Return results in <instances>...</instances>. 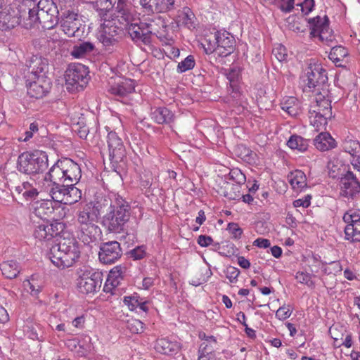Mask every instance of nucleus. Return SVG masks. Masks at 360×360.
Masks as SVG:
<instances>
[{
	"label": "nucleus",
	"mask_w": 360,
	"mask_h": 360,
	"mask_svg": "<svg viewBox=\"0 0 360 360\" xmlns=\"http://www.w3.org/2000/svg\"><path fill=\"white\" fill-rule=\"evenodd\" d=\"M103 214V225L110 232L121 233L126 230L129 221V203L115 193L98 195L94 203L85 204L79 211L77 221L79 224H94L99 215Z\"/></svg>",
	"instance_id": "1"
},
{
	"label": "nucleus",
	"mask_w": 360,
	"mask_h": 360,
	"mask_svg": "<svg viewBox=\"0 0 360 360\" xmlns=\"http://www.w3.org/2000/svg\"><path fill=\"white\" fill-rule=\"evenodd\" d=\"M79 255V245L74 238H60L49 251L51 262L62 269L72 266Z\"/></svg>",
	"instance_id": "2"
},
{
	"label": "nucleus",
	"mask_w": 360,
	"mask_h": 360,
	"mask_svg": "<svg viewBox=\"0 0 360 360\" xmlns=\"http://www.w3.org/2000/svg\"><path fill=\"white\" fill-rule=\"evenodd\" d=\"M47 167L48 156L45 152L41 150L25 152L18 158V170L23 174H38L45 170Z\"/></svg>",
	"instance_id": "3"
},
{
	"label": "nucleus",
	"mask_w": 360,
	"mask_h": 360,
	"mask_svg": "<svg viewBox=\"0 0 360 360\" xmlns=\"http://www.w3.org/2000/svg\"><path fill=\"white\" fill-rule=\"evenodd\" d=\"M207 47L205 48L206 53L217 51L221 56H227L233 52L236 41L232 35L226 31H217L213 36V40L206 39Z\"/></svg>",
	"instance_id": "4"
},
{
	"label": "nucleus",
	"mask_w": 360,
	"mask_h": 360,
	"mask_svg": "<svg viewBox=\"0 0 360 360\" xmlns=\"http://www.w3.org/2000/svg\"><path fill=\"white\" fill-rule=\"evenodd\" d=\"M305 88L309 91L328 94V76L326 70L321 65H310L307 70Z\"/></svg>",
	"instance_id": "5"
},
{
	"label": "nucleus",
	"mask_w": 360,
	"mask_h": 360,
	"mask_svg": "<svg viewBox=\"0 0 360 360\" xmlns=\"http://www.w3.org/2000/svg\"><path fill=\"white\" fill-rule=\"evenodd\" d=\"M156 25L158 23H155V20L148 19L146 22L131 23L127 29L133 41L148 45L151 42L152 34L159 32L155 27Z\"/></svg>",
	"instance_id": "6"
},
{
	"label": "nucleus",
	"mask_w": 360,
	"mask_h": 360,
	"mask_svg": "<svg viewBox=\"0 0 360 360\" xmlns=\"http://www.w3.org/2000/svg\"><path fill=\"white\" fill-rule=\"evenodd\" d=\"M311 26L310 35L312 37H319V39L328 46H333L335 36L329 28V20L326 15L322 18L320 16L309 18L308 20Z\"/></svg>",
	"instance_id": "7"
},
{
	"label": "nucleus",
	"mask_w": 360,
	"mask_h": 360,
	"mask_svg": "<svg viewBox=\"0 0 360 360\" xmlns=\"http://www.w3.org/2000/svg\"><path fill=\"white\" fill-rule=\"evenodd\" d=\"M39 23L44 29H51L58 23V11L53 0H40L37 6Z\"/></svg>",
	"instance_id": "8"
},
{
	"label": "nucleus",
	"mask_w": 360,
	"mask_h": 360,
	"mask_svg": "<svg viewBox=\"0 0 360 360\" xmlns=\"http://www.w3.org/2000/svg\"><path fill=\"white\" fill-rule=\"evenodd\" d=\"M87 76L88 72L84 65L82 64L71 65L65 71L66 84L79 91L82 89L88 83Z\"/></svg>",
	"instance_id": "9"
},
{
	"label": "nucleus",
	"mask_w": 360,
	"mask_h": 360,
	"mask_svg": "<svg viewBox=\"0 0 360 360\" xmlns=\"http://www.w3.org/2000/svg\"><path fill=\"white\" fill-rule=\"evenodd\" d=\"M102 283V273L99 271H85L77 281L78 290L83 294L95 292Z\"/></svg>",
	"instance_id": "10"
},
{
	"label": "nucleus",
	"mask_w": 360,
	"mask_h": 360,
	"mask_svg": "<svg viewBox=\"0 0 360 360\" xmlns=\"http://www.w3.org/2000/svg\"><path fill=\"white\" fill-rule=\"evenodd\" d=\"M27 84V94L32 98L39 99L45 96L51 87V79L45 75L37 77H29Z\"/></svg>",
	"instance_id": "11"
},
{
	"label": "nucleus",
	"mask_w": 360,
	"mask_h": 360,
	"mask_svg": "<svg viewBox=\"0 0 360 360\" xmlns=\"http://www.w3.org/2000/svg\"><path fill=\"white\" fill-rule=\"evenodd\" d=\"M124 28L115 18L104 19L101 24L100 39L105 46H110L117 41Z\"/></svg>",
	"instance_id": "12"
},
{
	"label": "nucleus",
	"mask_w": 360,
	"mask_h": 360,
	"mask_svg": "<svg viewBox=\"0 0 360 360\" xmlns=\"http://www.w3.org/2000/svg\"><path fill=\"white\" fill-rule=\"evenodd\" d=\"M122 255V250L120 243L112 240L101 245L98 258L103 264H110L115 262Z\"/></svg>",
	"instance_id": "13"
},
{
	"label": "nucleus",
	"mask_w": 360,
	"mask_h": 360,
	"mask_svg": "<svg viewBox=\"0 0 360 360\" xmlns=\"http://www.w3.org/2000/svg\"><path fill=\"white\" fill-rule=\"evenodd\" d=\"M109 160L115 162L122 160L125 155L123 142L115 131H110L107 136Z\"/></svg>",
	"instance_id": "14"
},
{
	"label": "nucleus",
	"mask_w": 360,
	"mask_h": 360,
	"mask_svg": "<svg viewBox=\"0 0 360 360\" xmlns=\"http://www.w3.org/2000/svg\"><path fill=\"white\" fill-rule=\"evenodd\" d=\"M63 228V225L60 223H43L35 227L33 236L39 240H49L59 235Z\"/></svg>",
	"instance_id": "15"
},
{
	"label": "nucleus",
	"mask_w": 360,
	"mask_h": 360,
	"mask_svg": "<svg viewBox=\"0 0 360 360\" xmlns=\"http://www.w3.org/2000/svg\"><path fill=\"white\" fill-rule=\"evenodd\" d=\"M340 179L341 194L347 198H353L360 191V183L354 174L347 171Z\"/></svg>",
	"instance_id": "16"
},
{
	"label": "nucleus",
	"mask_w": 360,
	"mask_h": 360,
	"mask_svg": "<svg viewBox=\"0 0 360 360\" xmlns=\"http://www.w3.org/2000/svg\"><path fill=\"white\" fill-rule=\"evenodd\" d=\"M21 15L12 8H5L0 12V30L8 31L20 24Z\"/></svg>",
	"instance_id": "17"
},
{
	"label": "nucleus",
	"mask_w": 360,
	"mask_h": 360,
	"mask_svg": "<svg viewBox=\"0 0 360 360\" xmlns=\"http://www.w3.org/2000/svg\"><path fill=\"white\" fill-rule=\"evenodd\" d=\"M60 26L66 35L75 37L79 32L82 20L77 13L68 11L64 14Z\"/></svg>",
	"instance_id": "18"
},
{
	"label": "nucleus",
	"mask_w": 360,
	"mask_h": 360,
	"mask_svg": "<svg viewBox=\"0 0 360 360\" xmlns=\"http://www.w3.org/2000/svg\"><path fill=\"white\" fill-rule=\"evenodd\" d=\"M26 66L30 73L28 77H39L41 75H47L49 69L48 60L37 55L31 56L26 61Z\"/></svg>",
	"instance_id": "19"
},
{
	"label": "nucleus",
	"mask_w": 360,
	"mask_h": 360,
	"mask_svg": "<svg viewBox=\"0 0 360 360\" xmlns=\"http://www.w3.org/2000/svg\"><path fill=\"white\" fill-rule=\"evenodd\" d=\"M101 234V229L95 224H79L77 237L85 245H90L96 242Z\"/></svg>",
	"instance_id": "20"
},
{
	"label": "nucleus",
	"mask_w": 360,
	"mask_h": 360,
	"mask_svg": "<svg viewBox=\"0 0 360 360\" xmlns=\"http://www.w3.org/2000/svg\"><path fill=\"white\" fill-rule=\"evenodd\" d=\"M328 94H323V91L316 93L315 104L311 106L310 114L318 113L331 117L330 101L326 97Z\"/></svg>",
	"instance_id": "21"
},
{
	"label": "nucleus",
	"mask_w": 360,
	"mask_h": 360,
	"mask_svg": "<svg viewBox=\"0 0 360 360\" xmlns=\"http://www.w3.org/2000/svg\"><path fill=\"white\" fill-rule=\"evenodd\" d=\"M63 161L65 184H77L82 176L80 167L71 159L64 158Z\"/></svg>",
	"instance_id": "22"
},
{
	"label": "nucleus",
	"mask_w": 360,
	"mask_h": 360,
	"mask_svg": "<svg viewBox=\"0 0 360 360\" xmlns=\"http://www.w3.org/2000/svg\"><path fill=\"white\" fill-rule=\"evenodd\" d=\"M117 15L114 18L117 22L127 29L131 23H133L134 16L129 11L124 0H118L116 6Z\"/></svg>",
	"instance_id": "23"
},
{
	"label": "nucleus",
	"mask_w": 360,
	"mask_h": 360,
	"mask_svg": "<svg viewBox=\"0 0 360 360\" xmlns=\"http://www.w3.org/2000/svg\"><path fill=\"white\" fill-rule=\"evenodd\" d=\"M64 161L58 160L49 169L44 181H49V184H65Z\"/></svg>",
	"instance_id": "24"
},
{
	"label": "nucleus",
	"mask_w": 360,
	"mask_h": 360,
	"mask_svg": "<svg viewBox=\"0 0 360 360\" xmlns=\"http://www.w3.org/2000/svg\"><path fill=\"white\" fill-rule=\"evenodd\" d=\"M134 91V82L131 79H124L109 89V92L118 98H124Z\"/></svg>",
	"instance_id": "25"
},
{
	"label": "nucleus",
	"mask_w": 360,
	"mask_h": 360,
	"mask_svg": "<svg viewBox=\"0 0 360 360\" xmlns=\"http://www.w3.org/2000/svg\"><path fill=\"white\" fill-rule=\"evenodd\" d=\"M155 349L158 352L165 355H174L179 352L180 346L178 342L167 338H160L155 342Z\"/></svg>",
	"instance_id": "26"
},
{
	"label": "nucleus",
	"mask_w": 360,
	"mask_h": 360,
	"mask_svg": "<svg viewBox=\"0 0 360 360\" xmlns=\"http://www.w3.org/2000/svg\"><path fill=\"white\" fill-rule=\"evenodd\" d=\"M32 212L40 219H46L53 212V202L51 200H41L34 202L32 205Z\"/></svg>",
	"instance_id": "27"
},
{
	"label": "nucleus",
	"mask_w": 360,
	"mask_h": 360,
	"mask_svg": "<svg viewBox=\"0 0 360 360\" xmlns=\"http://www.w3.org/2000/svg\"><path fill=\"white\" fill-rule=\"evenodd\" d=\"M124 269V268L121 266H116L110 271L103 287L105 292H111L114 288L120 284V281L122 279Z\"/></svg>",
	"instance_id": "28"
},
{
	"label": "nucleus",
	"mask_w": 360,
	"mask_h": 360,
	"mask_svg": "<svg viewBox=\"0 0 360 360\" xmlns=\"http://www.w3.org/2000/svg\"><path fill=\"white\" fill-rule=\"evenodd\" d=\"M18 194H21L26 200H33L37 198L38 195L44 197L43 191H38L29 182H23L21 185L18 186L15 188Z\"/></svg>",
	"instance_id": "29"
},
{
	"label": "nucleus",
	"mask_w": 360,
	"mask_h": 360,
	"mask_svg": "<svg viewBox=\"0 0 360 360\" xmlns=\"http://www.w3.org/2000/svg\"><path fill=\"white\" fill-rule=\"evenodd\" d=\"M314 146L321 151H326L336 146L335 141L328 132H321L314 140Z\"/></svg>",
	"instance_id": "30"
},
{
	"label": "nucleus",
	"mask_w": 360,
	"mask_h": 360,
	"mask_svg": "<svg viewBox=\"0 0 360 360\" xmlns=\"http://www.w3.org/2000/svg\"><path fill=\"white\" fill-rule=\"evenodd\" d=\"M124 302L131 311L136 310L137 311H141L146 313L148 311V301L141 298L137 294L124 297Z\"/></svg>",
	"instance_id": "31"
},
{
	"label": "nucleus",
	"mask_w": 360,
	"mask_h": 360,
	"mask_svg": "<svg viewBox=\"0 0 360 360\" xmlns=\"http://www.w3.org/2000/svg\"><path fill=\"white\" fill-rule=\"evenodd\" d=\"M288 181L293 190L300 191L307 186V177L301 170H295L288 176Z\"/></svg>",
	"instance_id": "32"
},
{
	"label": "nucleus",
	"mask_w": 360,
	"mask_h": 360,
	"mask_svg": "<svg viewBox=\"0 0 360 360\" xmlns=\"http://www.w3.org/2000/svg\"><path fill=\"white\" fill-rule=\"evenodd\" d=\"M50 188L48 191L49 195L53 200L63 203L68 190L67 184H48Z\"/></svg>",
	"instance_id": "33"
},
{
	"label": "nucleus",
	"mask_w": 360,
	"mask_h": 360,
	"mask_svg": "<svg viewBox=\"0 0 360 360\" xmlns=\"http://www.w3.org/2000/svg\"><path fill=\"white\" fill-rule=\"evenodd\" d=\"M2 274L8 279L16 278L20 271L19 264L13 260L4 262L0 264Z\"/></svg>",
	"instance_id": "34"
},
{
	"label": "nucleus",
	"mask_w": 360,
	"mask_h": 360,
	"mask_svg": "<svg viewBox=\"0 0 360 360\" xmlns=\"http://www.w3.org/2000/svg\"><path fill=\"white\" fill-rule=\"evenodd\" d=\"M347 56L348 51L345 47L342 46H334L332 47L328 57L335 63L336 66L343 67L345 66L343 62Z\"/></svg>",
	"instance_id": "35"
},
{
	"label": "nucleus",
	"mask_w": 360,
	"mask_h": 360,
	"mask_svg": "<svg viewBox=\"0 0 360 360\" xmlns=\"http://www.w3.org/2000/svg\"><path fill=\"white\" fill-rule=\"evenodd\" d=\"M94 45L89 41H83L75 44L71 51L70 54L75 58H84L89 53H90L94 49Z\"/></svg>",
	"instance_id": "36"
},
{
	"label": "nucleus",
	"mask_w": 360,
	"mask_h": 360,
	"mask_svg": "<svg viewBox=\"0 0 360 360\" xmlns=\"http://www.w3.org/2000/svg\"><path fill=\"white\" fill-rule=\"evenodd\" d=\"M153 118L158 124H169L173 122L174 115L167 108H158L153 112Z\"/></svg>",
	"instance_id": "37"
},
{
	"label": "nucleus",
	"mask_w": 360,
	"mask_h": 360,
	"mask_svg": "<svg viewBox=\"0 0 360 360\" xmlns=\"http://www.w3.org/2000/svg\"><path fill=\"white\" fill-rule=\"evenodd\" d=\"M288 146L293 150L304 152L309 146V141L298 135H292L287 142Z\"/></svg>",
	"instance_id": "38"
},
{
	"label": "nucleus",
	"mask_w": 360,
	"mask_h": 360,
	"mask_svg": "<svg viewBox=\"0 0 360 360\" xmlns=\"http://www.w3.org/2000/svg\"><path fill=\"white\" fill-rule=\"evenodd\" d=\"M75 184H68V190L63 204L72 205L78 202L82 198V192L74 186Z\"/></svg>",
	"instance_id": "39"
},
{
	"label": "nucleus",
	"mask_w": 360,
	"mask_h": 360,
	"mask_svg": "<svg viewBox=\"0 0 360 360\" xmlns=\"http://www.w3.org/2000/svg\"><path fill=\"white\" fill-rule=\"evenodd\" d=\"M194 14L188 7H184L182 11L179 12L177 15V22L186 26L191 29L194 27L193 20Z\"/></svg>",
	"instance_id": "40"
},
{
	"label": "nucleus",
	"mask_w": 360,
	"mask_h": 360,
	"mask_svg": "<svg viewBox=\"0 0 360 360\" xmlns=\"http://www.w3.org/2000/svg\"><path fill=\"white\" fill-rule=\"evenodd\" d=\"M345 239L352 242H360V222L347 224L345 228Z\"/></svg>",
	"instance_id": "41"
},
{
	"label": "nucleus",
	"mask_w": 360,
	"mask_h": 360,
	"mask_svg": "<svg viewBox=\"0 0 360 360\" xmlns=\"http://www.w3.org/2000/svg\"><path fill=\"white\" fill-rule=\"evenodd\" d=\"M345 239L352 242H360V222L347 224L345 228Z\"/></svg>",
	"instance_id": "42"
},
{
	"label": "nucleus",
	"mask_w": 360,
	"mask_h": 360,
	"mask_svg": "<svg viewBox=\"0 0 360 360\" xmlns=\"http://www.w3.org/2000/svg\"><path fill=\"white\" fill-rule=\"evenodd\" d=\"M281 105L284 111L292 116L296 115L298 112L299 103L295 97H288L284 99Z\"/></svg>",
	"instance_id": "43"
},
{
	"label": "nucleus",
	"mask_w": 360,
	"mask_h": 360,
	"mask_svg": "<svg viewBox=\"0 0 360 360\" xmlns=\"http://www.w3.org/2000/svg\"><path fill=\"white\" fill-rule=\"evenodd\" d=\"M217 347V342L216 338L210 335L208 339L205 340L201 342L199 348V354H211L214 352Z\"/></svg>",
	"instance_id": "44"
},
{
	"label": "nucleus",
	"mask_w": 360,
	"mask_h": 360,
	"mask_svg": "<svg viewBox=\"0 0 360 360\" xmlns=\"http://www.w3.org/2000/svg\"><path fill=\"white\" fill-rule=\"evenodd\" d=\"M330 117V116L322 114L313 113L311 114L310 116L311 124L315 128V130L319 131L325 129V126L327 124V120Z\"/></svg>",
	"instance_id": "45"
},
{
	"label": "nucleus",
	"mask_w": 360,
	"mask_h": 360,
	"mask_svg": "<svg viewBox=\"0 0 360 360\" xmlns=\"http://www.w3.org/2000/svg\"><path fill=\"white\" fill-rule=\"evenodd\" d=\"M37 24H39L37 9L33 8L29 10L27 16L23 17L22 25L26 29H30Z\"/></svg>",
	"instance_id": "46"
},
{
	"label": "nucleus",
	"mask_w": 360,
	"mask_h": 360,
	"mask_svg": "<svg viewBox=\"0 0 360 360\" xmlns=\"http://www.w3.org/2000/svg\"><path fill=\"white\" fill-rule=\"evenodd\" d=\"M92 348L91 338L85 336L82 340H79V347L75 353L79 356H85L91 351Z\"/></svg>",
	"instance_id": "47"
},
{
	"label": "nucleus",
	"mask_w": 360,
	"mask_h": 360,
	"mask_svg": "<svg viewBox=\"0 0 360 360\" xmlns=\"http://www.w3.org/2000/svg\"><path fill=\"white\" fill-rule=\"evenodd\" d=\"M343 149L353 157L360 153V143L356 140H345L343 143Z\"/></svg>",
	"instance_id": "48"
},
{
	"label": "nucleus",
	"mask_w": 360,
	"mask_h": 360,
	"mask_svg": "<svg viewBox=\"0 0 360 360\" xmlns=\"http://www.w3.org/2000/svg\"><path fill=\"white\" fill-rule=\"evenodd\" d=\"M158 13H165L174 10L178 6L176 0H158Z\"/></svg>",
	"instance_id": "49"
},
{
	"label": "nucleus",
	"mask_w": 360,
	"mask_h": 360,
	"mask_svg": "<svg viewBox=\"0 0 360 360\" xmlns=\"http://www.w3.org/2000/svg\"><path fill=\"white\" fill-rule=\"evenodd\" d=\"M343 221L347 224H356L360 222V211L349 210L343 216Z\"/></svg>",
	"instance_id": "50"
},
{
	"label": "nucleus",
	"mask_w": 360,
	"mask_h": 360,
	"mask_svg": "<svg viewBox=\"0 0 360 360\" xmlns=\"http://www.w3.org/2000/svg\"><path fill=\"white\" fill-rule=\"evenodd\" d=\"M195 66V60L193 56H187L184 60L180 62L177 66L178 72L182 73L191 70Z\"/></svg>",
	"instance_id": "51"
},
{
	"label": "nucleus",
	"mask_w": 360,
	"mask_h": 360,
	"mask_svg": "<svg viewBox=\"0 0 360 360\" xmlns=\"http://www.w3.org/2000/svg\"><path fill=\"white\" fill-rule=\"evenodd\" d=\"M158 0H139L143 11L148 13H158Z\"/></svg>",
	"instance_id": "52"
},
{
	"label": "nucleus",
	"mask_w": 360,
	"mask_h": 360,
	"mask_svg": "<svg viewBox=\"0 0 360 360\" xmlns=\"http://www.w3.org/2000/svg\"><path fill=\"white\" fill-rule=\"evenodd\" d=\"M127 328L132 333H141L143 331V323L139 319H131L127 322Z\"/></svg>",
	"instance_id": "53"
},
{
	"label": "nucleus",
	"mask_w": 360,
	"mask_h": 360,
	"mask_svg": "<svg viewBox=\"0 0 360 360\" xmlns=\"http://www.w3.org/2000/svg\"><path fill=\"white\" fill-rule=\"evenodd\" d=\"M295 278L299 283L306 284L309 287H313L314 285L311 280V275L308 273L297 272Z\"/></svg>",
	"instance_id": "54"
},
{
	"label": "nucleus",
	"mask_w": 360,
	"mask_h": 360,
	"mask_svg": "<svg viewBox=\"0 0 360 360\" xmlns=\"http://www.w3.org/2000/svg\"><path fill=\"white\" fill-rule=\"evenodd\" d=\"M226 277L231 283H236L237 278L240 274V271L238 268L229 266L224 271Z\"/></svg>",
	"instance_id": "55"
},
{
	"label": "nucleus",
	"mask_w": 360,
	"mask_h": 360,
	"mask_svg": "<svg viewBox=\"0 0 360 360\" xmlns=\"http://www.w3.org/2000/svg\"><path fill=\"white\" fill-rule=\"evenodd\" d=\"M230 179L233 180L237 184H243L246 181V177L239 169H232L229 173Z\"/></svg>",
	"instance_id": "56"
},
{
	"label": "nucleus",
	"mask_w": 360,
	"mask_h": 360,
	"mask_svg": "<svg viewBox=\"0 0 360 360\" xmlns=\"http://www.w3.org/2000/svg\"><path fill=\"white\" fill-rule=\"evenodd\" d=\"M272 53L274 56L277 58V60H279L280 62L286 60L287 52L285 48L281 44L278 45V46L275 47L273 49Z\"/></svg>",
	"instance_id": "57"
},
{
	"label": "nucleus",
	"mask_w": 360,
	"mask_h": 360,
	"mask_svg": "<svg viewBox=\"0 0 360 360\" xmlns=\"http://www.w3.org/2000/svg\"><path fill=\"white\" fill-rule=\"evenodd\" d=\"M227 229L231 233L233 238H234L235 239L240 238L243 233V230L239 227L238 224L236 223H229L228 224Z\"/></svg>",
	"instance_id": "58"
},
{
	"label": "nucleus",
	"mask_w": 360,
	"mask_h": 360,
	"mask_svg": "<svg viewBox=\"0 0 360 360\" xmlns=\"http://www.w3.org/2000/svg\"><path fill=\"white\" fill-rule=\"evenodd\" d=\"M311 198V197L310 195H307L304 196V198L295 200L293 202V206L295 207H302L304 208H307L310 205Z\"/></svg>",
	"instance_id": "59"
},
{
	"label": "nucleus",
	"mask_w": 360,
	"mask_h": 360,
	"mask_svg": "<svg viewBox=\"0 0 360 360\" xmlns=\"http://www.w3.org/2000/svg\"><path fill=\"white\" fill-rule=\"evenodd\" d=\"M291 310L286 307H280L276 313V317H278L280 320H285L290 316Z\"/></svg>",
	"instance_id": "60"
},
{
	"label": "nucleus",
	"mask_w": 360,
	"mask_h": 360,
	"mask_svg": "<svg viewBox=\"0 0 360 360\" xmlns=\"http://www.w3.org/2000/svg\"><path fill=\"white\" fill-rule=\"evenodd\" d=\"M300 6L302 13L307 15L311 11L314 6V0H304V2L300 4Z\"/></svg>",
	"instance_id": "61"
},
{
	"label": "nucleus",
	"mask_w": 360,
	"mask_h": 360,
	"mask_svg": "<svg viewBox=\"0 0 360 360\" xmlns=\"http://www.w3.org/2000/svg\"><path fill=\"white\" fill-rule=\"evenodd\" d=\"M213 239L208 236L200 235L198 238V243L201 247H207L212 244Z\"/></svg>",
	"instance_id": "62"
},
{
	"label": "nucleus",
	"mask_w": 360,
	"mask_h": 360,
	"mask_svg": "<svg viewBox=\"0 0 360 360\" xmlns=\"http://www.w3.org/2000/svg\"><path fill=\"white\" fill-rule=\"evenodd\" d=\"M130 255L134 259H141L145 255V250L142 247H137L131 250Z\"/></svg>",
	"instance_id": "63"
},
{
	"label": "nucleus",
	"mask_w": 360,
	"mask_h": 360,
	"mask_svg": "<svg viewBox=\"0 0 360 360\" xmlns=\"http://www.w3.org/2000/svg\"><path fill=\"white\" fill-rule=\"evenodd\" d=\"M295 0H281L280 8L285 12H290L294 8Z\"/></svg>",
	"instance_id": "64"
}]
</instances>
